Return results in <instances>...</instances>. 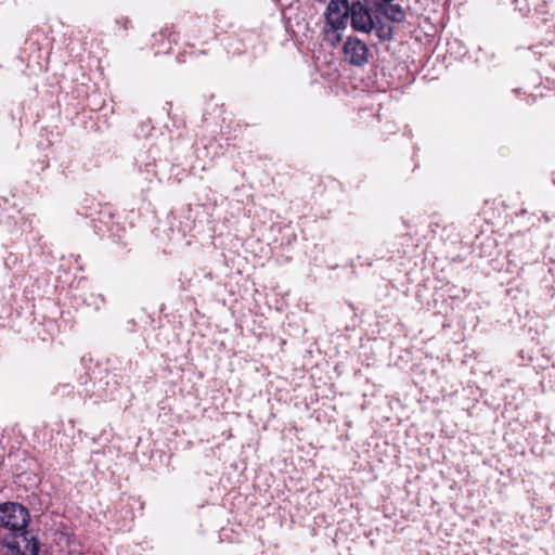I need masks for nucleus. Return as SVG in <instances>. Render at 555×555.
<instances>
[{
    "mask_svg": "<svg viewBox=\"0 0 555 555\" xmlns=\"http://www.w3.org/2000/svg\"><path fill=\"white\" fill-rule=\"evenodd\" d=\"M29 519L28 511L18 503L0 505V526L13 532L26 528Z\"/></svg>",
    "mask_w": 555,
    "mask_h": 555,
    "instance_id": "nucleus-2",
    "label": "nucleus"
},
{
    "mask_svg": "<svg viewBox=\"0 0 555 555\" xmlns=\"http://www.w3.org/2000/svg\"><path fill=\"white\" fill-rule=\"evenodd\" d=\"M351 26L357 31L370 33L374 28V22L367 8L361 2H353L350 9Z\"/></svg>",
    "mask_w": 555,
    "mask_h": 555,
    "instance_id": "nucleus-5",
    "label": "nucleus"
},
{
    "mask_svg": "<svg viewBox=\"0 0 555 555\" xmlns=\"http://www.w3.org/2000/svg\"><path fill=\"white\" fill-rule=\"evenodd\" d=\"M350 9L351 5L347 0H331L326 8L324 38L333 47L340 42L343 38L341 30L347 27Z\"/></svg>",
    "mask_w": 555,
    "mask_h": 555,
    "instance_id": "nucleus-1",
    "label": "nucleus"
},
{
    "mask_svg": "<svg viewBox=\"0 0 555 555\" xmlns=\"http://www.w3.org/2000/svg\"><path fill=\"white\" fill-rule=\"evenodd\" d=\"M384 14L388 20L397 23H400L405 18L403 9L398 4L387 5L384 10Z\"/></svg>",
    "mask_w": 555,
    "mask_h": 555,
    "instance_id": "nucleus-6",
    "label": "nucleus"
},
{
    "mask_svg": "<svg viewBox=\"0 0 555 555\" xmlns=\"http://www.w3.org/2000/svg\"><path fill=\"white\" fill-rule=\"evenodd\" d=\"M5 545L15 550L18 555H37L39 552V542L26 528L12 533L11 538L5 539Z\"/></svg>",
    "mask_w": 555,
    "mask_h": 555,
    "instance_id": "nucleus-4",
    "label": "nucleus"
},
{
    "mask_svg": "<svg viewBox=\"0 0 555 555\" xmlns=\"http://www.w3.org/2000/svg\"><path fill=\"white\" fill-rule=\"evenodd\" d=\"M373 30H375V34L376 36L380 39V40H390L392 39V27L390 25H380V26H376L374 24V28Z\"/></svg>",
    "mask_w": 555,
    "mask_h": 555,
    "instance_id": "nucleus-7",
    "label": "nucleus"
},
{
    "mask_svg": "<svg viewBox=\"0 0 555 555\" xmlns=\"http://www.w3.org/2000/svg\"><path fill=\"white\" fill-rule=\"evenodd\" d=\"M343 55L347 63L361 67L369 62L371 52L365 42L357 37H348L343 46Z\"/></svg>",
    "mask_w": 555,
    "mask_h": 555,
    "instance_id": "nucleus-3",
    "label": "nucleus"
}]
</instances>
